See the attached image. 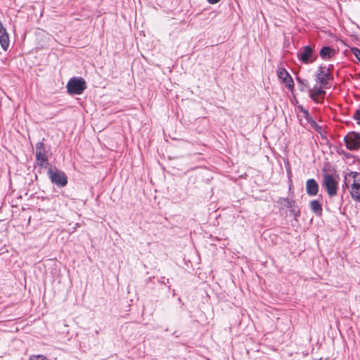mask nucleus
<instances>
[{
    "instance_id": "2",
    "label": "nucleus",
    "mask_w": 360,
    "mask_h": 360,
    "mask_svg": "<svg viewBox=\"0 0 360 360\" xmlns=\"http://www.w3.org/2000/svg\"><path fill=\"white\" fill-rule=\"evenodd\" d=\"M47 175L52 184L58 188H63L68 184V176L65 173L56 167L51 166L47 172Z\"/></svg>"
},
{
    "instance_id": "15",
    "label": "nucleus",
    "mask_w": 360,
    "mask_h": 360,
    "mask_svg": "<svg viewBox=\"0 0 360 360\" xmlns=\"http://www.w3.org/2000/svg\"><path fill=\"white\" fill-rule=\"evenodd\" d=\"M278 202L288 208H292L295 207L296 202L294 200L288 198H280Z\"/></svg>"
},
{
    "instance_id": "5",
    "label": "nucleus",
    "mask_w": 360,
    "mask_h": 360,
    "mask_svg": "<svg viewBox=\"0 0 360 360\" xmlns=\"http://www.w3.org/2000/svg\"><path fill=\"white\" fill-rule=\"evenodd\" d=\"M347 149L350 151H357L360 150V132L349 131L344 137Z\"/></svg>"
},
{
    "instance_id": "24",
    "label": "nucleus",
    "mask_w": 360,
    "mask_h": 360,
    "mask_svg": "<svg viewBox=\"0 0 360 360\" xmlns=\"http://www.w3.org/2000/svg\"><path fill=\"white\" fill-rule=\"evenodd\" d=\"M342 155H344L347 158H350L352 156L350 153H347L346 151H345V153H343Z\"/></svg>"
},
{
    "instance_id": "10",
    "label": "nucleus",
    "mask_w": 360,
    "mask_h": 360,
    "mask_svg": "<svg viewBox=\"0 0 360 360\" xmlns=\"http://www.w3.org/2000/svg\"><path fill=\"white\" fill-rule=\"evenodd\" d=\"M0 44L4 51L8 49L10 44L8 34L4 27L0 28Z\"/></svg>"
},
{
    "instance_id": "25",
    "label": "nucleus",
    "mask_w": 360,
    "mask_h": 360,
    "mask_svg": "<svg viewBox=\"0 0 360 360\" xmlns=\"http://www.w3.org/2000/svg\"><path fill=\"white\" fill-rule=\"evenodd\" d=\"M337 152H338V154H340V155H343V153H345V150H342V149H338V150H337Z\"/></svg>"
},
{
    "instance_id": "20",
    "label": "nucleus",
    "mask_w": 360,
    "mask_h": 360,
    "mask_svg": "<svg viewBox=\"0 0 360 360\" xmlns=\"http://www.w3.org/2000/svg\"><path fill=\"white\" fill-rule=\"evenodd\" d=\"M353 118L356 120L358 124H360V108L355 111Z\"/></svg>"
},
{
    "instance_id": "11",
    "label": "nucleus",
    "mask_w": 360,
    "mask_h": 360,
    "mask_svg": "<svg viewBox=\"0 0 360 360\" xmlns=\"http://www.w3.org/2000/svg\"><path fill=\"white\" fill-rule=\"evenodd\" d=\"M335 50L330 46H323L320 51V56L323 60H328L335 54Z\"/></svg>"
},
{
    "instance_id": "12",
    "label": "nucleus",
    "mask_w": 360,
    "mask_h": 360,
    "mask_svg": "<svg viewBox=\"0 0 360 360\" xmlns=\"http://www.w3.org/2000/svg\"><path fill=\"white\" fill-rule=\"evenodd\" d=\"M326 95V91L321 87H314L312 89H309V96L315 102L319 103L318 98H323Z\"/></svg>"
},
{
    "instance_id": "21",
    "label": "nucleus",
    "mask_w": 360,
    "mask_h": 360,
    "mask_svg": "<svg viewBox=\"0 0 360 360\" xmlns=\"http://www.w3.org/2000/svg\"><path fill=\"white\" fill-rule=\"evenodd\" d=\"M353 53L356 57V58L360 61V49L354 48L353 49Z\"/></svg>"
},
{
    "instance_id": "4",
    "label": "nucleus",
    "mask_w": 360,
    "mask_h": 360,
    "mask_svg": "<svg viewBox=\"0 0 360 360\" xmlns=\"http://www.w3.org/2000/svg\"><path fill=\"white\" fill-rule=\"evenodd\" d=\"M86 88V84L82 77H72L67 84L68 92L71 95H79Z\"/></svg>"
},
{
    "instance_id": "17",
    "label": "nucleus",
    "mask_w": 360,
    "mask_h": 360,
    "mask_svg": "<svg viewBox=\"0 0 360 360\" xmlns=\"http://www.w3.org/2000/svg\"><path fill=\"white\" fill-rule=\"evenodd\" d=\"M297 82L298 83V87L301 91H305L306 88L308 87L307 80H304L300 77H297Z\"/></svg>"
},
{
    "instance_id": "18",
    "label": "nucleus",
    "mask_w": 360,
    "mask_h": 360,
    "mask_svg": "<svg viewBox=\"0 0 360 360\" xmlns=\"http://www.w3.org/2000/svg\"><path fill=\"white\" fill-rule=\"evenodd\" d=\"M283 83L285 84V86L289 90H292L294 87V82L291 77H288L287 79L285 78V80L283 82Z\"/></svg>"
},
{
    "instance_id": "14",
    "label": "nucleus",
    "mask_w": 360,
    "mask_h": 360,
    "mask_svg": "<svg viewBox=\"0 0 360 360\" xmlns=\"http://www.w3.org/2000/svg\"><path fill=\"white\" fill-rule=\"evenodd\" d=\"M304 113L305 114V117L308 120L309 123L310 124L311 127L318 133H319L321 135H322L323 133V128L321 126L319 125L314 120H309L308 118L309 114L308 111L304 110Z\"/></svg>"
},
{
    "instance_id": "22",
    "label": "nucleus",
    "mask_w": 360,
    "mask_h": 360,
    "mask_svg": "<svg viewBox=\"0 0 360 360\" xmlns=\"http://www.w3.org/2000/svg\"><path fill=\"white\" fill-rule=\"evenodd\" d=\"M290 212L294 215L295 217L300 216V210H296L295 209V207L290 208Z\"/></svg>"
},
{
    "instance_id": "7",
    "label": "nucleus",
    "mask_w": 360,
    "mask_h": 360,
    "mask_svg": "<svg viewBox=\"0 0 360 360\" xmlns=\"http://www.w3.org/2000/svg\"><path fill=\"white\" fill-rule=\"evenodd\" d=\"M298 58L305 64L311 63L317 59V55L310 46H305L297 53Z\"/></svg>"
},
{
    "instance_id": "16",
    "label": "nucleus",
    "mask_w": 360,
    "mask_h": 360,
    "mask_svg": "<svg viewBox=\"0 0 360 360\" xmlns=\"http://www.w3.org/2000/svg\"><path fill=\"white\" fill-rule=\"evenodd\" d=\"M277 75L278 78L283 82L285 80V78L290 77V75L288 72V71L283 68H279L277 70Z\"/></svg>"
},
{
    "instance_id": "3",
    "label": "nucleus",
    "mask_w": 360,
    "mask_h": 360,
    "mask_svg": "<svg viewBox=\"0 0 360 360\" xmlns=\"http://www.w3.org/2000/svg\"><path fill=\"white\" fill-rule=\"evenodd\" d=\"M323 187L330 198L335 196L338 193V180L330 174H324L323 176Z\"/></svg>"
},
{
    "instance_id": "19",
    "label": "nucleus",
    "mask_w": 360,
    "mask_h": 360,
    "mask_svg": "<svg viewBox=\"0 0 360 360\" xmlns=\"http://www.w3.org/2000/svg\"><path fill=\"white\" fill-rule=\"evenodd\" d=\"M30 360H48L47 358L44 355H32L30 357Z\"/></svg>"
},
{
    "instance_id": "8",
    "label": "nucleus",
    "mask_w": 360,
    "mask_h": 360,
    "mask_svg": "<svg viewBox=\"0 0 360 360\" xmlns=\"http://www.w3.org/2000/svg\"><path fill=\"white\" fill-rule=\"evenodd\" d=\"M330 68L320 66L316 74V80L323 86L328 88L330 80L333 79V76L329 72Z\"/></svg>"
},
{
    "instance_id": "6",
    "label": "nucleus",
    "mask_w": 360,
    "mask_h": 360,
    "mask_svg": "<svg viewBox=\"0 0 360 360\" xmlns=\"http://www.w3.org/2000/svg\"><path fill=\"white\" fill-rule=\"evenodd\" d=\"M35 148L37 164L41 167L46 168L49 165V160L46 155V149L44 143L38 142L35 146Z\"/></svg>"
},
{
    "instance_id": "23",
    "label": "nucleus",
    "mask_w": 360,
    "mask_h": 360,
    "mask_svg": "<svg viewBox=\"0 0 360 360\" xmlns=\"http://www.w3.org/2000/svg\"><path fill=\"white\" fill-rule=\"evenodd\" d=\"M220 0H207V1L211 4H217L219 1Z\"/></svg>"
},
{
    "instance_id": "1",
    "label": "nucleus",
    "mask_w": 360,
    "mask_h": 360,
    "mask_svg": "<svg viewBox=\"0 0 360 360\" xmlns=\"http://www.w3.org/2000/svg\"><path fill=\"white\" fill-rule=\"evenodd\" d=\"M344 183L347 188H350L349 193L352 198L360 202V173L350 172L345 174Z\"/></svg>"
},
{
    "instance_id": "26",
    "label": "nucleus",
    "mask_w": 360,
    "mask_h": 360,
    "mask_svg": "<svg viewBox=\"0 0 360 360\" xmlns=\"http://www.w3.org/2000/svg\"><path fill=\"white\" fill-rule=\"evenodd\" d=\"M3 25L1 24V22H0V28L3 27Z\"/></svg>"
},
{
    "instance_id": "9",
    "label": "nucleus",
    "mask_w": 360,
    "mask_h": 360,
    "mask_svg": "<svg viewBox=\"0 0 360 360\" xmlns=\"http://www.w3.org/2000/svg\"><path fill=\"white\" fill-rule=\"evenodd\" d=\"M319 186L314 179H309L306 181V192L309 196H315L318 194Z\"/></svg>"
},
{
    "instance_id": "13",
    "label": "nucleus",
    "mask_w": 360,
    "mask_h": 360,
    "mask_svg": "<svg viewBox=\"0 0 360 360\" xmlns=\"http://www.w3.org/2000/svg\"><path fill=\"white\" fill-rule=\"evenodd\" d=\"M310 210L316 216L321 217L323 212L322 205L317 200H313L309 202Z\"/></svg>"
}]
</instances>
